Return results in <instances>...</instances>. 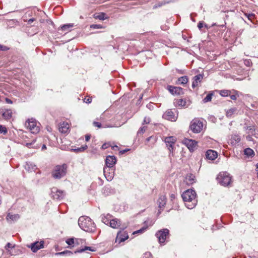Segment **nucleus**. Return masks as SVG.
<instances>
[{
  "label": "nucleus",
  "instance_id": "nucleus-1",
  "mask_svg": "<svg viewBox=\"0 0 258 258\" xmlns=\"http://www.w3.org/2000/svg\"><path fill=\"white\" fill-rule=\"evenodd\" d=\"M186 207L189 209H192L197 204L198 200L196 198V192L192 189H187L181 195Z\"/></svg>",
  "mask_w": 258,
  "mask_h": 258
},
{
  "label": "nucleus",
  "instance_id": "nucleus-2",
  "mask_svg": "<svg viewBox=\"0 0 258 258\" xmlns=\"http://www.w3.org/2000/svg\"><path fill=\"white\" fill-rule=\"evenodd\" d=\"M78 224L80 227L86 232H94L96 229L94 223L89 217H80L78 220Z\"/></svg>",
  "mask_w": 258,
  "mask_h": 258
},
{
  "label": "nucleus",
  "instance_id": "nucleus-3",
  "mask_svg": "<svg viewBox=\"0 0 258 258\" xmlns=\"http://www.w3.org/2000/svg\"><path fill=\"white\" fill-rule=\"evenodd\" d=\"M217 180L221 185L227 186L231 182V176L227 172H222L218 175Z\"/></svg>",
  "mask_w": 258,
  "mask_h": 258
},
{
  "label": "nucleus",
  "instance_id": "nucleus-4",
  "mask_svg": "<svg viewBox=\"0 0 258 258\" xmlns=\"http://www.w3.org/2000/svg\"><path fill=\"white\" fill-rule=\"evenodd\" d=\"M67 165H57L52 172V176L55 179H60L66 174Z\"/></svg>",
  "mask_w": 258,
  "mask_h": 258
},
{
  "label": "nucleus",
  "instance_id": "nucleus-5",
  "mask_svg": "<svg viewBox=\"0 0 258 258\" xmlns=\"http://www.w3.org/2000/svg\"><path fill=\"white\" fill-rule=\"evenodd\" d=\"M203 126L202 121L198 119H194L190 122V128L194 133H199L202 131Z\"/></svg>",
  "mask_w": 258,
  "mask_h": 258
},
{
  "label": "nucleus",
  "instance_id": "nucleus-6",
  "mask_svg": "<svg viewBox=\"0 0 258 258\" xmlns=\"http://www.w3.org/2000/svg\"><path fill=\"white\" fill-rule=\"evenodd\" d=\"M25 125L33 134H37L39 132V126L37 125V123L35 119L32 118L29 119L26 121Z\"/></svg>",
  "mask_w": 258,
  "mask_h": 258
},
{
  "label": "nucleus",
  "instance_id": "nucleus-7",
  "mask_svg": "<svg viewBox=\"0 0 258 258\" xmlns=\"http://www.w3.org/2000/svg\"><path fill=\"white\" fill-rule=\"evenodd\" d=\"M164 141L170 151L169 156H170L173 154V147L176 141V138L174 136L166 137L164 138Z\"/></svg>",
  "mask_w": 258,
  "mask_h": 258
},
{
  "label": "nucleus",
  "instance_id": "nucleus-8",
  "mask_svg": "<svg viewBox=\"0 0 258 258\" xmlns=\"http://www.w3.org/2000/svg\"><path fill=\"white\" fill-rule=\"evenodd\" d=\"M169 234V230L167 229H164L162 230L158 231L156 233V236L160 243H164Z\"/></svg>",
  "mask_w": 258,
  "mask_h": 258
},
{
  "label": "nucleus",
  "instance_id": "nucleus-9",
  "mask_svg": "<svg viewBox=\"0 0 258 258\" xmlns=\"http://www.w3.org/2000/svg\"><path fill=\"white\" fill-rule=\"evenodd\" d=\"M12 117V111L5 108L0 109V119L9 120Z\"/></svg>",
  "mask_w": 258,
  "mask_h": 258
},
{
  "label": "nucleus",
  "instance_id": "nucleus-10",
  "mask_svg": "<svg viewBox=\"0 0 258 258\" xmlns=\"http://www.w3.org/2000/svg\"><path fill=\"white\" fill-rule=\"evenodd\" d=\"M167 89L173 95H180L183 94V89L181 87L169 85Z\"/></svg>",
  "mask_w": 258,
  "mask_h": 258
},
{
  "label": "nucleus",
  "instance_id": "nucleus-11",
  "mask_svg": "<svg viewBox=\"0 0 258 258\" xmlns=\"http://www.w3.org/2000/svg\"><path fill=\"white\" fill-rule=\"evenodd\" d=\"M128 238V234L126 232L123 231H119L117 234L115 242L119 243L123 242Z\"/></svg>",
  "mask_w": 258,
  "mask_h": 258
},
{
  "label": "nucleus",
  "instance_id": "nucleus-12",
  "mask_svg": "<svg viewBox=\"0 0 258 258\" xmlns=\"http://www.w3.org/2000/svg\"><path fill=\"white\" fill-rule=\"evenodd\" d=\"M163 117L167 120L171 121H175L177 119V116L175 113L171 110H167L163 115Z\"/></svg>",
  "mask_w": 258,
  "mask_h": 258
},
{
  "label": "nucleus",
  "instance_id": "nucleus-13",
  "mask_svg": "<svg viewBox=\"0 0 258 258\" xmlns=\"http://www.w3.org/2000/svg\"><path fill=\"white\" fill-rule=\"evenodd\" d=\"M44 242L41 241L40 242L37 241L31 244L29 247H30L33 252H36L40 248L43 247Z\"/></svg>",
  "mask_w": 258,
  "mask_h": 258
},
{
  "label": "nucleus",
  "instance_id": "nucleus-14",
  "mask_svg": "<svg viewBox=\"0 0 258 258\" xmlns=\"http://www.w3.org/2000/svg\"><path fill=\"white\" fill-rule=\"evenodd\" d=\"M116 159L114 156H108L105 160V164L107 168H110L113 166L116 163Z\"/></svg>",
  "mask_w": 258,
  "mask_h": 258
},
{
  "label": "nucleus",
  "instance_id": "nucleus-15",
  "mask_svg": "<svg viewBox=\"0 0 258 258\" xmlns=\"http://www.w3.org/2000/svg\"><path fill=\"white\" fill-rule=\"evenodd\" d=\"M183 142L189 150H194V148L197 146V142L191 139H185Z\"/></svg>",
  "mask_w": 258,
  "mask_h": 258
},
{
  "label": "nucleus",
  "instance_id": "nucleus-16",
  "mask_svg": "<svg viewBox=\"0 0 258 258\" xmlns=\"http://www.w3.org/2000/svg\"><path fill=\"white\" fill-rule=\"evenodd\" d=\"M203 79V76L201 74H199L193 78V82L192 83V87L195 88L198 86L199 83L201 82Z\"/></svg>",
  "mask_w": 258,
  "mask_h": 258
},
{
  "label": "nucleus",
  "instance_id": "nucleus-17",
  "mask_svg": "<svg viewBox=\"0 0 258 258\" xmlns=\"http://www.w3.org/2000/svg\"><path fill=\"white\" fill-rule=\"evenodd\" d=\"M206 158L209 160H213L217 157V153L212 150H209L206 153Z\"/></svg>",
  "mask_w": 258,
  "mask_h": 258
},
{
  "label": "nucleus",
  "instance_id": "nucleus-18",
  "mask_svg": "<svg viewBox=\"0 0 258 258\" xmlns=\"http://www.w3.org/2000/svg\"><path fill=\"white\" fill-rule=\"evenodd\" d=\"M96 251V249L94 247L92 246H84L82 248H80L76 251H75V253L76 252H86L89 253V251L94 252Z\"/></svg>",
  "mask_w": 258,
  "mask_h": 258
},
{
  "label": "nucleus",
  "instance_id": "nucleus-19",
  "mask_svg": "<svg viewBox=\"0 0 258 258\" xmlns=\"http://www.w3.org/2000/svg\"><path fill=\"white\" fill-rule=\"evenodd\" d=\"M6 249L8 250L11 255H14V251L18 250V247L15 245H12L11 243H8L6 246Z\"/></svg>",
  "mask_w": 258,
  "mask_h": 258
},
{
  "label": "nucleus",
  "instance_id": "nucleus-20",
  "mask_svg": "<svg viewBox=\"0 0 258 258\" xmlns=\"http://www.w3.org/2000/svg\"><path fill=\"white\" fill-rule=\"evenodd\" d=\"M109 223L111 227L115 229L119 228L120 226V221L117 219L110 220Z\"/></svg>",
  "mask_w": 258,
  "mask_h": 258
},
{
  "label": "nucleus",
  "instance_id": "nucleus-21",
  "mask_svg": "<svg viewBox=\"0 0 258 258\" xmlns=\"http://www.w3.org/2000/svg\"><path fill=\"white\" fill-rule=\"evenodd\" d=\"M158 203L159 208L161 209L163 208L166 203V196L165 195L160 196L158 200Z\"/></svg>",
  "mask_w": 258,
  "mask_h": 258
},
{
  "label": "nucleus",
  "instance_id": "nucleus-22",
  "mask_svg": "<svg viewBox=\"0 0 258 258\" xmlns=\"http://www.w3.org/2000/svg\"><path fill=\"white\" fill-rule=\"evenodd\" d=\"M69 128V124L67 122H63L60 125L59 130L62 133H66L68 132Z\"/></svg>",
  "mask_w": 258,
  "mask_h": 258
},
{
  "label": "nucleus",
  "instance_id": "nucleus-23",
  "mask_svg": "<svg viewBox=\"0 0 258 258\" xmlns=\"http://www.w3.org/2000/svg\"><path fill=\"white\" fill-rule=\"evenodd\" d=\"M64 196L63 192L62 191L56 190L55 192H54L53 197L56 200L61 199Z\"/></svg>",
  "mask_w": 258,
  "mask_h": 258
},
{
  "label": "nucleus",
  "instance_id": "nucleus-24",
  "mask_svg": "<svg viewBox=\"0 0 258 258\" xmlns=\"http://www.w3.org/2000/svg\"><path fill=\"white\" fill-rule=\"evenodd\" d=\"M19 218H20V216L19 214H12L11 213H9L7 216V219L8 220L10 219L13 221H16Z\"/></svg>",
  "mask_w": 258,
  "mask_h": 258
},
{
  "label": "nucleus",
  "instance_id": "nucleus-25",
  "mask_svg": "<svg viewBox=\"0 0 258 258\" xmlns=\"http://www.w3.org/2000/svg\"><path fill=\"white\" fill-rule=\"evenodd\" d=\"M66 243L70 246L74 247L76 243L77 244H79V242L77 241V239H75L74 238H69L66 240Z\"/></svg>",
  "mask_w": 258,
  "mask_h": 258
},
{
  "label": "nucleus",
  "instance_id": "nucleus-26",
  "mask_svg": "<svg viewBox=\"0 0 258 258\" xmlns=\"http://www.w3.org/2000/svg\"><path fill=\"white\" fill-rule=\"evenodd\" d=\"M106 15L104 13H99L98 14H95L94 15V18L96 19H99L100 20H104L106 19L107 18L105 17Z\"/></svg>",
  "mask_w": 258,
  "mask_h": 258
},
{
  "label": "nucleus",
  "instance_id": "nucleus-27",
  "mask_svg": "<svg viewBox=\"0 0 258 258\" xmlns=\"http://www.w3.org/2000/svg\"><path fill=\"white\" fill-rule=\"evenodd\" d=\"M244 154L249 157H252L254 155V153L253 150L249 148H246L244 150Z\"/></svg>",
  "mask_w": 258,
  "mask_h": 258
},
{
  "label": "nucleus",
  "instance_id": "nucleus-28",
  "mask_svg": "<svg viewBox=\"0 0 258 258\" xmlns=\"http://www.w3.org/2000/svg\"><path fill=\"white\" fill-rule=\"evenodd\" d=\"M107 168H104V174L108 181H111L113 178V174H110L108 173V174L106 172Z\"/></svg>",
  "mask_w": 258,
  "mask_h": 258
},
{
  "label": "nucleus",
  "instance_id": "nucleus-29",
  "mask_svg": "<svg viewBox=\"0 0 258 258\" xmlns=\"http://www.w3.org/2000/svg\"><path fill=\"white\" fill-rule=\"evenodd\" d=\"M178 82L179 84L184 85L186 84L188 82V79L186 76H183L180 77L178 79Z\"/></svg>",
  "mask_w": 258,
  "mask_h": 258
},
{
  "label": "nucleus",
  "instance_id": "nucleus-30",
  "mask_svg": "<svg viewBox=\"0 0 258 258\" xmlns=\"http://www.w3.org/2000/svg\"><path fill=\"white\" fill-rule=\"evenodd\" d=\"M176 104L179 106L181 107H186L187 105H186V101L183 99H178L176 101Z\"/></svg>",
  "mask_w": 258,
  "mask_h": 258
},
{
  "label": "nucleus",
  "instance_id": "nucleus-31",
  "mask_svg": "<svg viewBox=\"0 0 258 258\" xmlns=\"http://www.w3.org/2000/svg\"><path fill=\"white\" fill-rule=\"evenodd\" d=\"M247 129L250 131V133L254 136L255 137L258 138V129L253 128L251 126L247 127Z\"/></svg>",
  "mask_w": 258,
  "mask_h": 258
},
{
  "label": "nucleus",
  "instance_id": "nucleus-32",
  "mask_svg": "<svg viewBox=\"0 0 258 258\" xmlns=\"http://www.w3.org/2000/svg\"><path fill=\"white\" fill-rule=\"evenodd\" d=\"M74 26V25L73 24H64L63 26L61 27V29L62 30L64 31H67L69 30V29L71 28H72Z\"/></svg>",
  "mask_w": 258,
  "mask_h": 258
},
{
  "label": "nucleus",
  "instance_id": "nucleus-33",
  "mask_svg": "<svg viewBox=\"0 0 258 258\" xmlns=\"http://www.w3.org/2000/svg\"><path fill=\"white\" fill-rule=\"evenodd\" d=\"M230 91L228 90H222L220 91V95L223 97H226L230 95Z\"/></svg>",
  "mask_w": 258,
  "mask_h": 258
},
{
  "label": "nucleus",
  "instance_id": "nucleus-34",
  "mask_svg": "<svg viewBox=\"0 0 258 258\" xmlns=\"http://www.w3.org/2000/svg\"><path fill=\"white\" fill-rule=\"evenodd\" d=\"M110 217V215H107L106 216L103 215H102L101 219L102 221L105 224H108V223H109V220L108 219Z\"/></svg>",
  "mask_w": 258,
  "mask_h": 258
},
{
  "label": "nucleus",
  "instance_id": "nucleus-35",
  "mask_svg": "<svg viewBox=\"0 0 258 258\" xmlns=\"http://www.w3.org/2000/svg\"><path fill=\"white\" fill-rule=\"evenodd\" d=\"M235 111L236 109L234 108L229 109L226 111V116L227 117H231Z\"/></svg>",
  "mask_w": 258,
  "mask_h": 258
},
{
  "label": "nucleus",
  "instance_id": "nucleus-36",
  "mask_svg": "<svg viewBox=\"0 0 258 258\" xmlns=\"http://www.w3.org/2000/svg\"><path fill=\"white\" fill-rule=\"evenodd\" d=\"M213 95V94L212 93H209L206 97L203 99V102L204 103H206L208 102H209L212 99V97Z\"/></svg>",
  "mask_w": 258,
  "mask_h": 258
},
{
  "label": "nucleus",
  "instance_id": "nucleus-37",
  "mask_svg": "<svg viewBox=\"0 0 258 258\" xmlns=\"http://www.w3.org/2000/svg\"><path fill=\"white\" fill-rule=\"evenodd\" d=\"M87 147H88L87 146L85 145V146H82L80 148H78L75 149H74V151L76 152H82V151H84L85 150H86L87 148Z\"/></svg>",
  "mask_w": 258,
  "mask_h": 258
},
{
  "label": "nucleus",
  "instance_id": "nucleus-38",
  "mask_svg": "<svg viewBox=\"0 0 258 258\" xmlns=\"http://www.w3.org/2000/svg\"><path fill=\"white\" fill-rule=\"evenodd\" d=\"M7 129L5 126L0 125V134L5 135L7 133Z\"/></svg>",
  "mask_w": 258,
  "mask_h": 258
},
{
  "label": "nucleus",
  "instance_id": "nucleus-39",
  "mask_svg": "<svg viewBox=\"0 0 258 258\" xmlns=\"http://www.w3.org/2000/svg\"><path fill=\"white\" fill-rule=\"evenodd\" d=\"M66 254L67 256H71V255L73 254V253L70 251H63L61 252H58V253H56V255H62V254Z\"/></svg>",
  "mask_w": 258,
  "mask_h": 258
},
{
  "label": "nucleus",
  "instance_id": "nucleus-40",
  "mask_svg": "<svg viewBox=\"0 0 258 258\" xmlns=\"http://www.w3.org/2000/svg\"><path fill=\"white\" fill-rule=\"evenodd\" d=\"M147 127L145 126H142L140 128L139 131L138 132V134H143L146 131Z\"/></svg>",
  "mask_w": 258,
  "mask_h": 258
},
{
  "label": "nucleus",
  "instance_id": "nucleus-41",
  "mask_svg": "<svg viewBox=\"0 0 258 258\" xmlns=\"http://www.w3.org/2000/svg\"><path fill=\"white\" fill-rule=\"evenodd\" d=\"M245 15L247 17L248 20H250L252 22V19L254 17V14H245Z\"/></svg>",
  "mask_w": 258,
  "mask_h": 258
},
{
  "label": "nucleus",
  "instance_id": "nucleus-42",
  "mask_svg": "<svg viewBox=\"0 0 258 258\" xmlns=\"http://www.w3.org/2000/svg\"><path fill=\"white\" fill-rule=\"evenodd\" d=\"M194 177L192 176L191 175H189L188 176L187 178H186V179L187 180H188L189 181V183L190 184H191L192 183L194 182H195V179H194Z\"/></svg>",
  "mask_w": 258,
  "mask_h": 258
},
{
  "label": "nucleus",
  "instance_id": "nucleus-43",
  "mask_svg": "<svg viewBox=\"0 0 258 258\" xmlns=\"http://www.w3.org/2000/svg\"><path fill=\"white\" fill-rule=\"evenodd\" d=\"M93 124L94 126L97 127L98 128H101L102 127L101 123L99 122L94 121L93 122Z\"/></svg>",
  "mask_w": 258,
  "mask_h": 258
},
{
  "label": "nucleus",
  "instance_id": "nucleus-44",
  "mask_svg": "<svg viewBox=\"0 0 258 258\" xmlns=\"http://www.w3.org/2000/svg\"><path fill=\"white\" fill-rule=\"evenodd\" d=\"M147 229V228H142L141 229H140V230H137V231H136L135 232H133V234H136V233H142L146 229Z\"/></svg>",
  "mask_w": 258,
  "mask_h": 258
},
{
  "label": "nucleus",
  "instance_id": "nucleus-45",
  "mask_svg": "<svg viewBox=\"0 0 258 258\" xmlns=\"http://www.w3.org/2000/svg\"><path fill=\"white\" fill-rule=\"evenodd\" d=\"M91 28L93 29H99L101 28L102 26L100 25L93 24L91 26Z\"/></svg>",
  "mask_w": 258,
  "mask_h": 258
},
{
  "label": "nucleus",
  "instance_id": "nucleus-46",
  "mask_svg": "<svg viewBox=\"0 0 258 258\" xmlns=\"http://www.w3.org/2000/svg\"><path fill=\"white\" fill-rule=\"evenodd\" d=\"M144 255V258H149L150 257L152 256L151 253L150 252H145Z\"/></svg>",
  "mask_w": 258,
  "mask_h": 258
},
{
  "label": "nucleus",
  "instance_id": "nucleus-47",
  "mask_svg": "<svg viewBox=\"0 0 258 258\" xmlns=\"http://www.w3.org/2000/svg\"><path fill=\"white\" fill-rule=\"evenodd\" d=\"M150 122V119L148 117H145L143 121V124H148Z\"/></svg>",
  "mask_w": 258,
  "mask_h": 258
},
{
  "label": "nucleus",
  "instance_id": "nucleus-48",
  "mask_svg": "<svg viewBox=\"0 0 258 258\" xmlns=\"http://www.w3.org/2000/svg\"><path fill=\"white\" fill-rule=\"evenodd\" d=\"M91 101H92V99L91 98L84 99V102H85L87 103H90L91 102Z\"/></svg>",
  "mask_w": 258,
  "mask_h": 258
},
{
  "label": "nucleus",
  "instance_id": "nucleus-49",
  "mask_svg": "<svg viewBox=\"0 0 258 258\" xmlns=\"http://www.w3.org/2000/svg\"><path fill=\"white\" fill-rule=\"evenodd\" d=\"M229 96L232 100H235L237 99V96L236 95H230Z\"/></svg>",
  "mask_w": 258,
  "mask_h": 258
},
{
  "label": "nucleus",
  "instance_id": "nucleus-50",
  "mask_svg": "<svg viewBox=\"0 0 258 258\" xmlns=\"http://www.w3.org/2000/svg\"><path fill=\"white\" fill-rule=\"evenodd\" d=\"M234 140H235V141H236V142H237V143L239 142H240V138H239V137H238V136H236L234 137Z\"/></svg>",
  "mask_w": 258,
  "mask_h": 258
},
{
  "label": "nucleus",
  "instance_id": "nucleus-51",
  "mask_svg": "<svg viewBox=\"0 0 258 258\" xmlns=\"http://www.w3.org/2000/svg\"><path fill=\"white\" fill-rule=\"evenodd\" d=\"M198 27L199 29H201L203 27V22H199L198 25Z\"/></svg>",
  "mask_w": 258,
  "mask_h": 258
},
{
  "label": "nucleus",
  "instance_id": "nucleus-52",
  "mask_svg": "<svg viewBox=\"0 0 258 258\" xmlns=\"http://www.w3.org/2000/svg\"><path fill=\"white\" fill-rule=\"evenodd\" d=\"M6 102L9 104H12L13 103L12 101L8 98L6 99Z\"/></svg>",
  "mask_w": 258,
  "mask_h": 258
},
{
  "label": "nucleus",
  "instance_id": "nucleus-53",
  "mask_svg": "<svg viewBox=\"0 0 258 258\" xmlns=\"http://www.w3.org/2000/svg\"><path fill=\"white\" fill-rule=\"evenodd\" d=\"M20 249L18 248V250H16L15 251H14V253H15V254L14 255H16L17 254H19V252H20Z\"/></svg>",
  "mask_w": 258,
  "mask_h": 258
},
{
  "label": "nucleus",
  "instance_id": "nucleus-54",
  "mask_svg": "<svg viewBox=\"0 0 258 258\" xmlns=\"http://www.w3.org/2000/svg\"><path fill=\"white\" fill-rule=\"evenodd\" d=\"M250 62L249 61V60H245V64L246 65V66H250Z\"/></svg>",
  "mask_w": 258,
  "mask_h": 258
},
{
  "label": "nucleus",
  "instance_id": "nucleus-55",
  "mask_svg": "<svg viewBox=\"0 0 258 258\" xmlns=\"http://www.w3.org/2000/svg\"><path fill=\"white\" fill-rule=\"evenodd\" d=\"M90 136L89 135H86L85 136V140L86 141H89V140H90Z\"/></svg>",
  "mask_w": 258,
  "mask_h": 258
},
{
  "label": "nucleus",
  "instance_id": "nucleus-56",
  "mask_svg": "<svg viewBox=\"0 0 258 258\" xmlns=\"http://www.w3.org/2000/svg\"><path fill=\"white\" fill-rule=\"evenodd\" d=\"M34 20L35 19L34 18L30 19L28 20V23L31 24L33 22H34Z\"/></svg>",
  "mask_w": 258,
  "mask_h": 258
},
{
  "label": "nucleus",
  "instance_id": "nucleus-57",
  "mask_svg": "<svg viewBox=\"0 0 258 258\" xmlns=\"http://www.w3.org/2000/svg\"><path fill=\"white\" fill-rule=\"evenodd\" d=\"M107 144H104L102 146V149H105L107 148Z\"/></svg>",
  "mask_w": 258,
  "mask_h": 258
},
{
  "label": "nucleus",
  "instance_id": "nucleus-58",
  "mask_svg": "<svg viewBox=\"0 0 258 258\" xmlns=\"http://www.w3.org/2000/svg\"><path fill=\"white\" fill-rule=\"evenodd\" d=\"M128 150V149L124 150H122V151H120V152L121 154H123V153H124L125 152H126Z\"/></svg>",
  "mask_w": 258,
  "mask_h": 258
},
{
  "label": "nucleus",
  "instance_id": "nucleus-59",
  "mask_svg": "<svg viewBox=\"0 0 258 258\" xmlns=\"http://www.w3.org/2000/svg\"><path fill=\"white\" fill-rule=\"evenodd\" d=\"M175 195H174V194H172V195H171V198L172 199H175Z\"/></svg>",
  "mask_w": 258,
  "mask_h": 258
},
{
  "label": "nucleus",
  "instance_id": "nucleus-60",
  "mask_svg": "<svg viewBox=\"0 0 258 258\" xmlns=\"http://www.w3.org/2000/svg\"><path fill=\"white\" fill-rule=\"evenodd\" d=\"M46 149V147L45 145H43L42 147V150H44V149Z\"/></svg>",
  "mask_w": 258,
  "mask_h": 258
},
{
  "label": "nucleus",
  "instance_id": "nucleus-61",
  "mask_svg": "<svg viewBox=\"0 0 258 258\" xmlns=\"http://www.w3.org/2000/svg\"><path fill=\"white\" fill-rule=\"evenodd\" d=\"M247 139L248 140H250V139H251V137L250 136H247Z\"/></svg>",
  "mask_w": 258,
  "mask_h": 258
},
{
  "label": "nucleus",
  "instance_id": "nucleus-62",
  "mask_svg": "<svg viewBox=\"0 0 258 258\" xmlns=\"http://www.w3.org/2000/svg\"><path fill=\"white\" fill-rule=\"evenodd\" d=\"M256 169H257V170H258V163L256 165Z\"/></svg>",
  "mask_w": 258,
  "mask_h": 258
},
{
  "label": "nucleus",
  "instance_id": "nucleus-63",
  "mask_svg": "<svg viewBox=\"0 0 258 258\" xmlns=\"http://www.w3.org/2000/svg\"><path fill=\"white\" fill-rule=\"evenodd\" d=\"M107 127H112V126L111 125H107Z\"/></svg>",
  "mask_w": 258,
  "mask_h": 258
},
{
  "label": "nucleus",
  "instance_id": "nucleus-64",
  "mask_svg": "<svg viewBox=\"0 0 258 258\" xmlns=\"http://www.w3.org/2000/svg\"><path fill=\"white\" fill-rule=\"evenodd\" d=\"M31 144H27V146H29V145H31Z\"/></svg>",
  "mask_w": 258,
  "mask_h": 258
}]
</instances>
